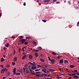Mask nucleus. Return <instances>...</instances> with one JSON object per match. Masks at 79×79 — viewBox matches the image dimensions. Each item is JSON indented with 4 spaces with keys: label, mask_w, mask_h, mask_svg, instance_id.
I'll use <instances>...</instances> for the list:
<instances>
[{
    "label": "nucleus",
    "mask_w": 79,
    "mask_h": 79,
    "mask_svg": "<svg viewBox=\"0 0 79 79\" xmlns=\"http://www.w3.org/2000/svg\"><path fill=\"white\" fill-rule=\"evenodd\" d=\"M26 40L24 39H22L20 40V42L21 44H24V43L25 41Z\"/></svg>",
    "instance_id": "obj_1"
},
{
    "label": "nucleus",
    "mask_w": 79,
    "mask_h": 79,
    "mask_svg": "<svg viewBox=\"0 0 79 79\" xmlns=\"http://www.w3.org/2000/svg\"><path fill=\"white\" fill-rule=\"evenodd\" d=\"M31 68L32 69L34 70L35 69H36V66L35 65L33 64Z\"/></svg>",
    "instance_id": "obj_2"
},
{
    "label": "nucleus",
    "mask_w": 79,
    "mask_h": 79,
    "mask_svg": "<svg viewBox=\"0 0 79 79\" xmlns=\"http://www.w3.org/2000/svg\"><path fill=\"white\" fill-rule=\"evenodd\" d=\"M16 68H14L13 69V73L14 74H16Z\"/></svg>",
    "instance_id": "obj_3"
},
{
    "label": "nucleus",
    "mask_w": 79,
    "mask_h": 79,
    "mask_svg": "<svg viewBox=\"0 0 79 79\" xmlns=\"http://www.w3.org/2000/svg\"><path fill=\"white\" fill-rule=\"evenodd\" d=\"M68 63V60H64V63L65 65H67Z\"/></svg>",
    "instance_id": "obj_4"
},
{
    "label": "nucleus",
    "mask_w": 79,
    "mask_h": 79,
    "mask_svg": "<svg viewBox=\"0 0 79 79\" xmlns=\"http://www.w3.org/2000/svg\"><path fill=\"white\" fill-rule=\"evenodd\" d=\"M50 61H51L52 64H53V63L55 62V60L54 59H52Z\"/></svg>",
    "instance_id": "obj_5"
},
{
    "label": "nucleus",
    "mask_w": 79,
    "mask_h": 79,
    "mask_svg": "<svg viewBox=\"0 0 79 79\" xmlns=\"http://www.w3.org/2000/svg\"><path fill=\"white\" fill-rule=\"evenodd\" d=\"M27 57V55H24L22 57V60H24Z\"/></svg>",
    "instance_id": "obj_6"
},
{
    "label": "nucleus",
    "mask_w": 79,
    "mask_h": 79,
    "mask_svg": "<svg viewBox=\"0 0 79 79\" xmlns=\"http://www.w3.org/2000/svg\"><path fill=\"white\" fill-rule=\"evenodd\" d=\"M17 57H15L13 59V61L14 62H15V61H17Z\"/></svg>",
    "instance_id": "obj_7"
},
{
    "label": "nucleus",
    "mask_w": 79,
    "mask_h": 79,
    "mask_svg": "<svg viewBox=\"0 0 79 79\" xmlns=\"http://www.w3.org/2000/svg\"><path fill=\"white\" fill-rule=\"evenodd\" d=\"M73 77L75 79H77V78H79V76L75 75Z\"/></svg>",
    "instance_id": "obj_8"
},
{
    "label": "nucleus",
    "mask_w": 79,
    "mask_h": 79,
    "mask_svg": "<svg viewBox=\"0 0 79 79\" xmlns=\"http://www.w3.org/2000/svg\"><path fill=\"white\" fill-rule=\"evenodd\" d=\"M42 67H43V68H46L47 67V66L45 65H43L42 66Z\"/></svg>",
    "instance_id": "obj_9"
},
{
    "label": "nucleus",
    "mask_w": 79,
    "mask_h": 79,
    "mask_svg": "<svg viewBox=\"0 0 79 79\" xmlns=\"http://www.w3.org/2000/svg\"><path fill=\"white\" fill-rule=\"evenodd\" d=\"M29 57L30 59H32V56L31 55H29Z\"/></svg>",
    "instance_id": "obj_10"
},
{
    "label": "nucleus",
    "mask_w": 79,
    "mask_h": 79,
    "mask_svg": "<svg viewBox=\"0 0 79 79\" xmlns=\"http://www.w3.org/2000/svg\"><path fill=\"white\" fill-rule=\"evenodd\" d=\"M50 0H44L43 2H50Z\"/></svg>",
    "instance_id": "obj_11"
},
{
    "label": "nucleus",
    "mask_w": 79,
    "mask_h": 79,
    "mask_svg": "<svg viewBox=\"0 0 79 79\" xmlns=\"http://www.w3.org/2000/svg\"><path fill=\"white\" fill-rule=\"evenodd\" d=\"M42 71H43L44 73H46V71H47V69H42Z\"/></svg>",
    "instance_id": "obj_12"
},
{
    "label": "nucleus",
    "mask_w": 79,
    "mask_h": 79,
    "mask_svg": "<svg viewBox=\"0 0 79 79\" xmlns=\"http://www.w3.org/2000/svg\"><path fill=\"white\" fill-rule=\"evenodd\" d=\"M5 69H3L1 71V73H2H2H3L4 72H5Z\"/></svg>",
    "instance_id": "obj_13"
},
{
    "label": "nucleus",
    "mask_w": 79,
    "mask_h": 79,
    "mask_svg": "<svg viewBox=\"0 0 79 79\" xmlns=\"http://www.w3.org/2000/svg\"><path fill=\"white\" fill-rule=\"evenodd\" d=\"M63 60H60L59 61V62L60 63H63Z\"/></svg>",
    "instance_id": "obj_14"
},
{
    "label": "nucleus",
    "mask_w": 79,
    "mask_h": 79,
    "mask_svg": "<svg viewBox=\"0 0 79 79\" xmlns=\"http://www.w3.org/2000/svg\"><path fill=\"white\" fill-rule=\"evenodd\" d=\"M70 67L71 68H74V65H71L70 66Z\"/></svg>",
    "instance_id": "obj_15"
},
{
    "label": "nucleus",
    "mask_w": 79,
    "mask_h": 79,
    "mask_svg": "<svg viewBox=\"0 0 79 79\" xmlns=\"http://www.w3.org/2000/svg\"><path fill=\"white\" fill-rule=\"evenodd\" d=\"M40 61H42V62H44V61H45V60H44L42 58H41L40 59Z\"/></svg>",
    "instance_id": "obj_16"
},
{
    "label": "nucleus",
    "mask_w": 79,
    "mask_h": 79,
    "mask_svg": "<svg viewBox=\"0 0 79 79\" xmlns=\"http://www.w3.org/2000/svg\"><path fill=\"white\" fill-rule=\"evenodd\" d=\"M35 56L36 57H37L38 56H39V54L37 53H35Z\"/></svg>",
    "instance_id": "obj_17"
},
{
    "label": "nucleus",
    "mask_w": 79,
    "mask_h": 79,
    "mask_svg": "<svg viewBox=\"0 0 79 79\" xmlns=\"http://www.w3.org/2000/svg\"><path fill=\"white\" fill-rule=\"evenodd\" d=\"M9 44L8 43H7L5 47H9Z\"/></svg>",
    "instance_id": "obj_18"
},
{
    "label": "nucleus",
    "mask_w": 79,
    "mask_h": 79,
    "mask_svg": "<svg viewBox=\"0 0 79 79\" xmlns=\"http://www.w3.org/2000/svg\"><path fill=\"white\" fill-rule=\"evenodd\" d=\"M3 61H4V59H3V58H2L1 60V62H3Z\"/></svg>",
    "instance_id": "obj_19"
},
{
    "label": "nucleus",
    "mask_w": 79,
    "mask_h": 79,
    "mask_svg": "<svg viewBox=\"0 0 79 79\" xmlns=\"http://www.w3.org/2000/svg\"><path fill=\"white\" fill-rule=\"evenodd\" d=\"M52 55H56V53H55V52H52Z\"/></svg>",
    "instance_id": "obj_20"
},
{
    "label": "nucleus",
    "mask_w": 79,
    "mask_h": 79,
    "mask_svg": "<svg viewBox=\"0 0 79 79\" xmlns=\"http://www.w3.org/2000/svg\"><path fill=\"white\" fill-rule=\"evenodd\" d=\"M10 73H9V72H7V76H10Z\"/></svg>",
    "instance_id": "obj_21"
},
{
    "label": "nucleus",
    "mask_w": 79,
    "mask_h": 79,
    "mask_svg": "<svg viewBox=\"0 0 79 79\" xmlns=\"http://www.w3.org/2000/svg\"><path fill=\"white\" fill-rule=\"evenodd\" d=\"M26 73H27V74L28 73H30V72L29 71H28L27 70H26Z\"/></svg>",
    "instance_id": "obj_22"
},
{
    "label": "nucleus",
    "mask_w": 79,
    "mask_h": 79,
    "mask_svg": "<svg viewBox=\"0 0 79 79\" xmlns=\"http://www.w3.org/2000/svg\"><path fill=\"white\" fill-rule=\"evenodd\" d=\"M42 21L43 22H44V23H46V22H47V20L43 19V20H42Z\"/></svg>",
    "instance_id": "obj_23"
},
{
    "label": "nucleus",
    "mask_w": 79,
    "mask_h": 79,
    "mask_svg": "<svg viewBox=\"0 0 79 79\" xmlns=\"http://www.w3.org/2000/svg\"><path fill=\"white\" fill-rule=\"evenodd\" d=\"M36 77H40V74H37L36 75Z\"/></svg>",
    "instance_id": "obj_24"
},
{
    "label": "nucleus",
    "mask_w": 79,
    "mask_h": 79,
    "mask_svg": "<svg viewBox=\"0 0 79 79\" xmlns=\"http://www.w3.org/2000/svg\"><path fill=\"white\" fill-rule=\"evenodd\" d=\"M28 44V42L27 41H26L24 43V44L25 45H27V44Z\"/></svg>",
    "instance_id": "obj_25"
},
{
    "label": "nucleus",
    "mask_w": 79,
    "mask_h": 79,
    "mask_svg": "<svg viewBox=\"0 0 79 79\" xmlns=\"http://www.w3.org/2000/svg\"><path fill=\"white\" fill-rule=\"evenodd\" d=\"M40 77H42V76H44V74H42L41 75H40Z\"/></svg>",
    "instance_id": "obj_26"
},
{
    "label": "nucleus",
    "mask_w": 79,
    "mask_h": 79,
    "mask_svg": "<svg viewBox=\"0 0 79 79\" xmlns=\"http://www.w3.org/2000/svg\"><path fill=\"white\" fill-rule=\"evenodd\" d=\"M75 75H76V73H73L72 74V76H75Z\"/></svg>",
    "instance_id": "obj_27"
},
{
    "label": "nucleus",
    "mask_w": 79,
    "mask_h": 79,
    "mask_svg": "<svg viewBox=\"0 0 79 79\" xmlns=\"http://www.w3.org/2000/svg\"><path fill=\"white\" fill-rule=\"evenodd\" d=\"M56 78H57V79H61V77L57 76L56 77Z\"/></svg>",
    "instance_id": "obj_28"
},
{
    "label": "nucleus",
    "mask_w": 79,
    "mask_h": 79,
    "mask_svg": "<svg viewBox=\"0 0 79 79\" xmlns=\"http://www.w3.org/2000/svg\"><path fill=\"white\" fill-rule=\"evenodd\" d=\"M23 73H25V70H26V69L24 68H23Z\"/></svg>",
    "instance_id": "obj_29"
},
{
    "label": "nucleus",
    "mask_w": 79,
    "mask_h": 79,
    "mask_svg": "<svg viewBox=\"0 0 79 79\" xmlns=\"http://www.w3.org/2000/svg\"><path fill=\"white\" fill-rule=\"evenodd\" d=\"M4 69V71H6V72L8 71V69H6V68Z\"/></svg>",
    "instance_id": "obj_30"
},
{
    "label": "nucleus",
    "mask_w": 79,
    "mask_h": 79,
    "mask_svg": "<svg viewBox=\"0 0 79 79\" xmlns=\"http://www.w3.org/2000/svg\"><path fill=\"white\" fill-rule=\"evenodd\" d=\"M34 51H35V52H39V50L35 49L34 50Z\"/></svg>",
    "instance_id": "obj_31"
},
{
    "label": "nucleus",
    "mask_w": 79,
    "mask_h": 79,
    "mask_svg": "<svg viewBox=\"0 0 79 79\" xmlns=\"http://www.w3.org/2000/svg\"><path fill=\"white\" fill-rule=\"evenodd\" d=\"M40 69H36L35 70V71H40Z\"/></svg>",
    "instance_id": "obj_32"
},
{
    "label": "nucleus",
    "mask_w": 79,
    "mask_h": 79,
    "mask_svg": "<svg viewBox=\"0 0 79 79\" xmlns=\"http://www.w3.org/2000/svg\"><path fill=\"white\" fill-rule=\"evenodd\" d=\"M25 67L26 69H27V68H28V67H27V65H26Z\"/></svg>",
    "instance_id": "obj_33"
},
{
    "label": "nucleus",
    "mask_w": 79,
    "mask_h": 79,
    "mask_svg": "<svg viewBox=\"0 0 79 79\" xmlns=\"http://www.w3.org/2000/svg\"><path fill=\"white\" fill-rule=\"evenodd\" d=\"M48 60H49V61H50L51 60V58H50V57L48 56Z\"/></svg>",
    "instance_id": "obj_34"
},
{
    "label": "nucleus",
    "mask_w": 79,
    "mask_h": 79,
    "mask_svg": "<svg viewBox=\"0 0 79 79\" xmlns=\"http://www.w3.org/2000/svg\"><path fill=\"white\" fill-rule=\"evenodd\" d=\"M56 1H57V0H53L52 2L53 3H54V2H56Z\"/></svg>",
    "instance_id": "obj_35"
},
{
    "label": "nucleus",
    "mask_w": 79,
    "mask_h": 79,
    "mask_svg": "<svg viewBox=\"0 0 79 79\" xmlns=\"http://www.w3.org/2000/svg\"><path fill=\"white\" fill-rule=\"evenodd\" d=\"M15 74L16 75H20L21 74L20 73H17Z\"/></svg>",
    "instance_id": "obj_36"
},
{
    "label": "nucleus",
    "mask_w": 79,
    "mask_h": 79,
    "mask_svg": "<svg viewBox=\"0 0 79 79\" xmlns=\"http://www.w3.org/2000/svg\"><path fill=\"white\" fill-rule=\"evenodd\" d=\"M12 64H13V66H14V65H15V63L14 62H13L12 63Z\"/></svg>",
    "instance_id": "obj_37"
},
{
    "label": "nucleus",
    "mask_w": 79,
    "mask_h": 79,
    "mask_svg": "<svg viewBox=\"0 0 79 79\" xmlns=\"http://www.w3.org/2000/svg\"><path fill=\"white\" fill-rule=\"evenodd\" d=\"M36 74H40V72H36Z\"/></svg>",
    "instance_id": "obj_38"
},
{
    "label": "nucleus",
    "mask_w": 79,
    "mask_h": 79,
    "mask_svg": "<svg viewBox=\"0 0 79 79\" xmlns=\"http://www.w3.org/2000/svg\"><path fill=\"white\" fill-rule=\"evenodd\" d=\"M38 49H39V50H41L42 49V48H41V47H39L38 48Z\"/></svg>",
    "instance_id": "obj_39"
},
{
    "label": "nucleus",
    "mask_w": 79,
    "mask_h": 79,
    "mask_svg": "<svg viewBox=\"0 0 79 79\" xmlns=\"http://www.w3.org/2000/svg\"><path fill=\"white\" fill-rule=\"evenodd\" d=\"M56 4H58V3H60V2H56Z\"/></svg>",
    "instance_id": "obj_40"
},
{
    "label": "nucleus",
    "mask_w": 79,
    "mask_h": 79,
    "mask_svg": "<svg viewBox=\"0 0 79 79\" xmlns=\"http://www.w3.org/2000/svg\"><path fill=\"white\" fill-rule=\"evenodd\" d=\"M68 3H69V5H70V4H71V2H70V1H68Z\"/></svg>",
    "instance_id": "obj_41"
},
{
    "label": "nucleus",
    "mask_w": 79,
    "mask_h": 79,
    "mask_svg": "<svg viewBox=\"0 0 79 79\" xmlns=\"http://www.w3.org/2000/svg\"><path fill=\"white\" fill-rule=\"evenodd\" d=\"M33 44H34V45H35V44H36V42H33Z\"/></svg>",
    "instance_id": "obj_42"
},
{
    "label": "nucleus",
    "mask_w": 79,
    "mask_h": 79,
    "mask_svg": "<svg viewBox=\"0 0 79 79\" xmlns=\"http://www.w3.org/2000/svg\"><path fill=\"white\" fill-rule=\"evenodd\" d=\"M58 69H59V70H60V71H62V69L60 68H59Z\"/></svg>",
    "instance_id": "obj_43"
},
{
    "label": "nucleus",
    "mask_w": 79,
    "mask_h": 79,
    "mask_svg": "<svg viewBox=\"0 0 79 79\" xmlns=\"http://www.w3.org/2000/svg\"><path fill=\"white\" fill-rule=\"evenodd\" d=\"M23 37L22 36H21L20 37V39H23Z\"/></svg>",
    "instance_id": "obj_44"
},
{
    "label": "nucleus",
    "mask_w": 79,
    "mask_h": 79,
    "mask_svg": "<svg viewBox=\"0 0 79 79\" xmlns=\"http://www.w3.org/2000/svg\"><path fill=\"white\" fill-rule=\"evenodd\" d=\"M49 71H52V72L53 71V69H49Z\"/></svg>",
    "instance_id": "obj_45"
},
{
    "label": "nucleus",
    "mask_w": 79,
    "mask_h": 79,
    "mask_svg": "<svg viewBox=\"0 0 79 79\" xmlns=\"http://www.w3.org/2000/svg\"><path fill=\"white\" fill-rule=\"evenodd\" d=\"M16 53V52L15 51H14L13 52V54L14 55H15Z\"/></svg>",
    "instance_id": "obj_46"
},
{
    "label": "nucleus",
    "mask_w": 79,
    "mask_h": 79,
    "mask_svg": "<svg viewBox=\"0 0 79 79\" xmlns=\"http://www.w3.org/2000/svg\"><path fill=\"white\" fill-rule=\"evenodd\" d=\"M26 39H30V38L29 37H26Z\"/></svg>",
    "instance_id": "obj_47"
},
{
    "label": "nucleus",
    "mask_w": 79,
    "mask_h": 79,
    "mask_svg": "<svg viewBox=\"0 0 79 79\" xmlns=\"http://www.w3.org/2000/svg\"><path fill=\"white\" fill-rule=\"evenodd\" d=\"M23 55H26V54H27V53L23 52Z\"/></svg>",
    "instance_id": "obj_48"
},
{
    "label": "nucleus",
    "mask_w": 79,
    "mask_h": 79,
    "mask_svg": "<svg viewBox=\"0 0 79 79\" xmlns=\"http://www.w3.org/2000/svg\"><path fill=\"white\" fill-rule=\"evenodd\" d=\"M74 72H76V73H77V70H74Z\"/></svg>",
    "instance_id": "obj_49"
},
{
    "label": "nucleus",
    "mask_w": 79,
    "mask_h": 79,
    "mask_svg": "<svg viewBox=\"0 0 79 79\" xmlns=\"http://www.w3.org/2000/svg\"><path fill=\"white\" fill-rule=\"evenodd\" d=\"M30 64H31L32 66L34 64L32 63H30Z\"/></svg>",
    "instance_id": "obj_50"
},
{
    "label": "nucleus",
    "mask_w": 79,
    "mask_h": 79,
    "mask_svg": "<svg viewBox=\"0 0 79 79\" xmlns=\"http://www.w3.org/2000/svg\"><path fill=\"white\" fill-rule=\"evenodd\" d=\"M38 67H42V66L41 65H38Z\"/></svg>",
    "instance_id": "obj_51"
},
{
    "label": "nucleus",
    "mask_w": 79,
    "mask_h": 79,
    "mask_svg": "<svg viewBox=\"0 0 79 79\" xmlns=\"http://www.w3.org/2000/svg\"><path fill=\"white\" fill-rule=\"evenodd\" d=\"M29 50H32V48H29Z\"/></svg>",
    "instance_id": "obj_52"
},
{
    "label": "nucleus",
    "mask_w": 79,
    "mask_h": 79,
    "mask_svg": "<svg viewBox=\"0 0 79 79\" xmlns=\"http://www.w3.org/2000/svg\"><path fill=\"white\" fill-rule=\"evenodd\" d=\"M26 2H24V3H23V5L24 6H26Z\"/></svg>",
    "instance_id": "obj_53"
},
{
    "label": "nucleus",
    "mask_w": 79,
    "mask_h": 79,
    "mask_svg": "<svg viewBox=\"0 0 79 79\" xmlns=\"http://www.w3.org/2000/svg\"><path fill=\"white\" fill-rule=\"evenodd\" d=\"M9 65H7L6 66V68H9Z\"/></svg>",
    "instance_id": "obj_54"
},
{
    "label": "nucleus",
    "mask_w": 79,
    "mask_h": 79,
    "mask_svg": "<svg viewBox=\"0 0 79 79\" xmlns=\"http://www.w3.org/2000/svg\"><path fill=\"white\" fill-rule=\"evenodd\" d=\"M77 73V75H78V76H79V72Z\"/></svg>",
    "instance_id": "obj_55"
},
{
    "label": "nucleus",
    "mask_w": 79,
    "mask_h": 79,
    "mask_svg": "<svg viewBox=\"0 0 79 79\" xmlns=\"http://www.w3.org/2000/svg\"><path fill=\"white\" fill-rule=\"evenodd\" d=\"M15 36H13L12 37V39H15Z\"/></svg>",
    "instance_id": "obj_56"
},
{
    "label": "nucleus",
    "mask_w": 79,
    "mask_h": 79,
    "mask_svg": "<svg viewBox=\"0 0 79 79\" xmlns=\"http://www.w3.org/2000/svg\"><path fill=\"white\" fill-rule=\"evenodd\" d=\"M6 49V48H5V47H4L3 48V50H5Z\"/></svg>",
    "instance_id": "obj_57"
},
{
    "label": "nucleus",
    "mask_w": 79,
    "mask_h": 79,
    "mask_svg": "<svg viewBox=\"0 0 79 79\" xmlns=\"http://www.w3.org/2000/svg\"><path fill=\"white\" fill-rule=\"evenodd\" d=\"M46 73H47V74H48V73H49V72L48 71H46Z\"/></svg>",
    "instance_id": "obj_58"
},
{
    "label": "nucleus",
    "mask_w": 79,
    "mask_h": 79,
    "mask_svg": "<svg viewBox=\"0 0 79 79\" xmlns=\"http://www.w3.org/2000/svg\"><path fill=\"white\" fill-rule=\"evenodd\" d=\"M68 75H69L70 76H72V74H68Z\"/></svg>",
    "instance_id": "obj_59"
},
{
    "label": "nucleus",
    "mask_w": 79,
    "mask_h": 79,
    "mask_svg": "<svg viewBox=\"0 0 79 79\" xmlns=\"http://www.w3.org/2000/svg\"><path fill=\"white\" fill-rule=\"evenodd\" d=\"M1 67H2V68H3V65H1Z\"/></svg>",
    "instance_id": "obj_60"
},
{
    "label": "nucleus",
    "mask_w": 79,
    "mask_h": 79,
    "mask_svg": "<svg viewBox=\"0 0 79 79\" xmlns=\"http://www.w3.org/2000/svg\"><path fill=\"white\" fill-rule=\"evenodd\" d=\"M57 58L58 59H60V56H58Z\"/></svg>",
    "instance_id": "obj_61"
},
{
    "label": "nucleus",
    "mask_w": 79,
    "mask_h": 79,
    "mask_svg": "<svg viewBox=\"0 0 79 79\" xmlns=\"http://www.w3.org/2000/svg\"><path fill=\"white\" fill-rule=\"evenodd\" d=\"M44 76H47V75L46 74H44Z\"/></svg>",
    "instance_id": "obj_62"
},
{
    "label": "nucleus",
    "mask_w": 79,
    "mask_h": 79,
    "mask_svg": "<svg viewBox=\"0 0 79 79\" xmlns=\"http://www.w3.org/2000/svg\"><path fill=\"white\" fill-rule=\"evenodd\" d=\"M5 78H6V77H3V78H2L3 79H5Z\"/></svg>",
    "instance_id": "obj_63"
},
{
    "label": "nucleus",
    "mask_w": 79,
    "mask_h": 79,
    "mask_svg": "<svg viewBox=\"0 0 79 79\" xmlns=\"http://www.w3.org/2000/svg\"><path fill=\"white\" fill-rule=\"evenodd\" d=\"M68 79H71V77H70L69 78H68Z\"/></svg>",
    "instance_id": "obj_64"
}]
</instances>
